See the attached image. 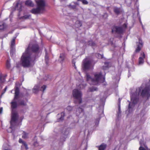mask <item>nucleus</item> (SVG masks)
<instances>
[{"mask_svg": "<svg viewBox=\"0 0 150 150\" xmlns=\"http://www.w3.org/2000/svg\"><path fill=\"white\" fill-rule=\"evenodd\" d=\"M82 2L83 4H87L88 2L86 0H82Z\"/></svg>", "mask_w": 150, "mask_h": 150, "instance_id": "37998d69", "label": "nucleus"}, {"mask_svg": "<svg viewBox=\"0 0 150 150\" xmlns=\"http://www.w3.org/2000/svg\"><path fill=\"white\" fill-rule=\"evenodd\" d=\"M82 0H77V1H81V2H82Z\"/></svg>", "mask_w": 150, "mask_h": 150, "instance_id": "864d4df0", "label": "nucleus"}, {"mask_svg": "<svg viewBox=\"0 0 150 150\" xmlns=\"http://www.w3.org/2000/svg\"><path fill=\"white\" fill-rule=\"evenodd\" d=\"M7 89V87L6 86L5 88L4 89V91H3V92L2 93V94H4L5 93V92L6 91Z\"/></svg>", "mask_w": 150, "mask_h": 150, "instance_id": "49530a36", "label": "nucleus"}, {"mask_svg": "<svg viewBox=\"0 0 150 150\" xmlns=\"http://www.w3.org/2000/svg\"><path fill=\"white\" fill-rule=\"evenodd\" d=\"M100 106L99 108H100V109L98 111V114L99 115V117L97 118L96 120L95 121V125L97 126L98 125L99 123V122L100 120V119L101 117H102L103 116L104 114L103 113V108H100Z\"/></svg>", "mask_w": 150, "mask_h": 150, "instance_id": "ddd939ff", "label": "nucleus"}, {"mask_svg": "<svg viewBox=\"0 0 150 150\" xmlns=\"http://www.w3.org/2000/svg\"><path fill=\"white\" fill-rule=\"evenodd\" d=\"M29 133L23 131L22 133V137L23 139H26L28 137Z\"/></svg>", "mask_w": 150, "mask_h": 150, "instance_id": "473e14b6", "label": "nucleus"}, {"mask_svg": "<svg viewBox=\"0 0 150 150\" xmlns=\"http://www.w3.org/2000/svg\"><path fill=\"white\" fill-rule=\"evenodd\" d=\"M5 81V77L0 75V81L1 84L4 83Z\"/></svg>", "mask_w": 150, "mask_h": 150, "instance_id": "4c0bfd02", "label": "nucleus"}, {"mask_svg": "<svg viewBox=\"0 0 150 150\" xmlns=\"http://www.w3.org/2000/svg\"><path fill=\"white\" fill-rule=\"evenodd\" d=\"M74 98L76 100H74L75 104H80L82 101V93L81 91L77 89H74L72 91Z\"/></svg>", "mask_w": 150, "mask_h": 150, "instance_id": "1a4fd4ad", "label": "nucleus"}, {"mask_svg": "<svg viewBox=\"0 0 150 150\" xmlns=\"http://www.w3.org/2000/svg\"><path fill=\"white\" fill-rule=\"evenodd\" d=\"M68 7L70 8L75 9L76 8V6L75 4L71 5L70 4L68 6Z\"/></svg>", "mask_w": 150, "mask_h": 150, "instance_id": "ea45409f", "label": "nucleus"}, {"mask_svg": "<svg viewBox=\"0 0 150 150\" xmlns=\"http://www.w3.org/2000/svg\"><path fill=\"white\" fill-rule=\"evenodd\" d=\"M139 94L143 97L148 98L150 96V86H146L144 88L141 86L136 89L135 93H130L131 102L129 101L128 106L129 113H131L133 110L135 105L139 100Z\"/></svg>", "mask_w": 150, "mask_h": 150, "instance_id": "f257e3e1", "label": "nucleus"}, {"mask_svg": "<svg viewBox=\"0 0 150 150\" xmlns=\"http://www.w3.org/2000/svg\"><path fill=\"white\" fill-rule=\"evenodd\" d=\"M65 56L64 54L63 53L61 54H60L59 60L60 62L61 63H62L65 59Z\"/></svg>", "mask_w": 150, "mask_h": 150, "instance_id": "cd10ccee", "label": "nucleus"}, {"mask_svg": "<svg viewBox=\"0 0 150 150\" xmlns=\"http://www.w3.org/2000/svg\"><path fill=\"white\" fill-rule=\"evenodd\" d=\"M95 64V63L92 59L89 58L84 59L82 62V67L85 71L92 69Z\"/></svg>", "mask_w": 150, "mask_h": 150, "instance_id": "0eeeda50", "label": "nucleus"}, {"mask_svg": "<svg viewBox=\"0 0 150 150\" xmlns=\"http://www.w3.org/2000/svg\"><path fill=\"white\" fill-rule=\"evenodd\" d=\"M136 44L137 47L135 50V52L132 55V57H133L135 55L136 53H138L139 52L143 46V43L142 40L141 38H139L138 42H137Z\"/></svg>", "mask_w": 150, "mask_h": 150, "instance_id": "9b49d317", "label": "nucleus"}, {"mask_svg": "<svg viewBox=\"0 0 150 150\" xmlns=\"http://www.w3.org/2000/svg\"><path fill=\"white\" fill-rule=\"evenodd\" d=\"M37 7L33 8L30 12L34 14L43 13L45 11V2L44 0H35Z\"/></svg>", "mask_w": 150, "mask_h": 150, "instance_id": "39448f33", "label": "nucleus"}, {"mask_svg": "<svg viewBox=\"0 0 150 150\" xmlns=\"http://www.w3.org/2000/svg\"><path fill=\"white\" fill-rule=\"evenodd\" d=\"M73 64H74V66L75 68L76 69V67L75 65V63L74 62H73Z\"/></svg>", "mask_w": 150, "mask_h": 150, "instance_id": "603ef678", "label": "nucleus"}, {"mask_svg": "<svg viewBox=\"0 0 150 150\" xmlns=\"http://www.w3.org/2000/svg\"><path fill=\"white\" fill-rule=\"evenodd\" d=\"M84 114L83 109L81 108H79L77 109L76 111V115L81 117V116Z\"/></svg>", "mask_w": 150, "mask_h": 150, "instance_id": "f3484780", "label": "nucleus"}, {"mask_svg": "<svg viewBox=\"0 0 150 150\" xmlns=\"http://www.w3.org/2000/svg\"><path fill=\"white\" fill-rule=\"evenodd\" d=\"M46 86L45 85H44L43 86L40 87V84H38L35 85L33 89V92L35 93H37L39 91H42V92H44V91L46 88Z\"/></svg>", "mask_w": 150, "mask_h": 150, "instance_id": "9d476101", "label": "nucleus"}, {"mask_svg": "<svg viewBox=\"0 0 150 150\" xmlns=\"http://www.w3.org/2000/svg\"><path fill=\"white\" fill-rule=\"evenodd\" d=\"M7 34H6V36H7Z\"/></svg>", "mask_w": 150, "mask_h": 150, "instance_id": "680f3d73", "label": "nucleus"}, {"mask_svg": "<svg viewBox=\"0 0 150 150\" xmlns=\"http://www.w3.org/2000/svg\"><path fill=\"white\" fill-rule=\"evenodd\" d=\"M10 124L11 126L7 129V131L8 132L12 133L14 136L15 137L16 136L14 134L13 130L17 127H19L21 125V121L19 119H14L13 121H12V118H11Z\"/></svg>", "mask_w": 150, "mask_h": 150, "instance_id": "6e6552de", "label": "nucleus"}, {"mask_svg": "<svg viewBox=\"0 0 150 150\" xmlns=\"http://www.w3.org/2000/svg\"><path fill=\"white\" fill-rule=\"evenodd\" d=\"M18 34H16V36L18 35Z\"/></svg>", "mask_w": 150, "mask_h": 150, "instance_id": "13d9d810", "label": "nucleus"}, {"mask_svg": "<svg viewBox=\"0 0 150 150\" xmlns=\"http://www.w3.org/2000/svg\"><path fill=\"white\" fill-rule=\"evenodd\" d=\"M86 79L87 81L91 85H97L100 83H103L105 80V78L102 79V74L101 72H96L94 74V77L92 78L88 73L86 74Z\"/></svg>", "mask_w": 150, "mask_h": 150, "instance_id": "7ed1b4c3", "label": "nucleus"}, {"mask_svg": "<svg viewBox=\"0 0 150 150\" xmlns=\"http://www.w3.org/2000/svg\"><path fill=\"white\" fill-rule=\"evenodd\" d=\"M73 108V107L69 105L67 107L66 109L68 111H71L72 110Z\"/></svg>", "mask_w": 150, "mask_h": 150, "instance_id": "79ce46f5", "label": "nucleus"}, {"mask_svg": "<svg viewBox=\"0 0 150 150\" xmlns=\"http://www.w3.org/2000/svg\"><path fill=\"white\" fill-rule=\"evenodd\" d=\"M25 51L30 54L33 57L35 56V58L39 57V54L40 52V47L37 44L29 45Z\"/></svg>", "mask_w": 150, "mask_h": 150, "instance_id": "423d86ee", "label": "nucleus"}, {"mask_svg": "<svg viewBox=\"0 0 150 150\" xmlns=\"http://www.w3.org/2000/svg\"><path fill=\"white\" fill-rule=\"evenodd\" d=\"M31 17L30 15H26L24 16V17L25 19L29 18Z\"/></svg>", "mask_w": 150, "mask_h": 150, "instance_id": "c03bdc74", "label": "nucleus"}, {"mask_svg": "<svg viewBox=\"0 0 150 150\" xmlns=\"http://www.w3.org/2000/svg\"><path fill=\"white\" fill-rule=\"evenodd\" d=\"M49 76L48 75H47V76H45V77L44 78V79L45 80H46L47 79L49 78Z\"/></svg>", "mask_w": 150, "mask_h": 150, "instance_id": "de8ad7c7", "label": "nucleus"}, {"mask_svg": "<svg viewBox=\"0 0 150 150\" xmlns=\"http://www.w3.org/2000/svg\"><path fill=\"white\" fill-rule=\"evenodd\" d=\"M2 150H11L9 148V146L7 144H4L3 146Z\"/></svg>", "mask_w": 150, "mask_h": 150, "instance_id": "72a5a7b5", "label": "nucleus"}, {"mask_svg": "<svg viewBox=\"0 0 150 150\" xmlns=\"http://www.w3.org/2000/svg\"><path fill=\"white\" fill-rule=\"evenodd\" d=\"M112 32H115L118 34H121L123 33L124 30L122 27L117 26L114 27L112 30Z\"/></svg>", "mask_w": 150, "mask_h": 150, "instance_id": "f8f14e48", "label": "nucleus"}, {"mask_svg": "<svg viewBox=\"0 0 150 150\" xmlns=\"http://www.w3.org/2000/svg\"><path fill=\"white\" fill-rule=\"evenodd\" d=\"M18 102L19 105L25 106L26 105V102L23 100H18Z\"/></svg>", "mask_w": 150, "mask_h": 150, "instance_id": "c85d7f7f", "label": "nucleus"}, {"mask_svg": "<svg viewBox=\"0 0 150 150\" xmlns=\"http://www.w3.org/2000/svg\"><path fill=\"white\" fill-rule=\"evenodd\" d=\"M25 4L26 5L31 7H33L34 6L32 1L30 0L26 1L25 2Z\"/></svg>", "mask_w": 150, "mask_h": 150, "instance_id": "b1692460", "label": "nucleus"}, {"mask_svg": "<svg viewBox=\"0 0 150 150\" xmlns=\"http://www.w3.org/2000/svg\"><path fill=\"white\" fill-rule=\"evenodd\" d=\"M6 67L7 69H9L11 67L10 61L9 60H7L6 61Z\"/></svg>", "mask_w": 150, "mask_h": 150, "instance_id": "58836bf2", "label": "nucleus"}, {"mask_svg": "<svg viewBox=\"0 0 150 150\" xmlns=\"http://www.w3.org/2000/svg\"><path fill=\"white\" fill-rule=\"evenodd\" d=\"M74 4H75L76 5V6L77 5H79V4L78 2H75L74 3Z\"/></svg>", "mask_w": 150, "mask_h": 150, "instance_id": "3c124183", "label": "nucleus"}, {"mask_svg": "<svg viewBox=\"0 0 150 150\" xmlns=\"http://www.w3.org/2000/svg\"><path fill=\"white\" fill-rule=\"evenodd\" d=\"M64 115L65 113L64 112H61L60 114H58V116H59V115H60V117L58 119L57 121L58 122H60L64 120Z\"/></svg>", "mask_w": 150, "mask_h": 150, "instance_id": "412c9836", "label": "nucleus"}, {"mask_svg": "<svg viewBox=\"0 0 150 150\" xmlns=\"http://www.w3.org/2000/svg\"><path fill=\"white\" fill-rule=\"evenodd\" d=\"M87 45L88 46H91L92 47H95L96 45V43L94 42H93L92 40L88 41L87 42Z\"/></svg>", "mask_w": 150, "mask_h": 150, "instance_id": "393cba45", "label": "nucleus"}, {"mask_svg": "<svg viewBox=\"0 0 150 150\" xmlns=\"http://www.w3.org/2000/svg\"><path fill=\"white\" fill-rule=\"evenodd\" d=\"M52 103H53L52 101H50V102H48V104L47 103H46V105H45V106L44 107V109H45L46 108L49 107V106L50 105L52 104Z\"/></svg>", "mask_w": 150, "mask_h": 150, "instance_id": "a19ab883", "label": "nucleus"}, {"mask_svg": "<svg viewBox=\"0 0 150 150\" xmlns=\"http://www.w3.org/2000/svg\"><path fill=\"white\" fill-rule=\"evenodd\" d=\"M15 9L18 10L19 12L21 11L22 10L21 4L19 2H17L15 7Z\"/></svg>", "mask_w": 150, "mask_h": 150, "instance_id": "4be33fe9", "label": "nucleus"}, {"mask_svg": "<svg viewBox=\"0 0 150 150\" xmlns=\"http://www.w3.org/2000/svg\"><path fill=\"white\" fill-rule=\"evenodd\" d=\"M140 22L141 23V24H142V22L141 21V20H140Z\"/></svg>", "mask_w": 150, "mask_h": 150, "instance_id": "5fc2aeb1", "label": "nucleus"}, {"mask_svg": "<svg viewBox=\"0 0 150 150\" xmlns=\"http://www.w3.org/2000/svg\"><path fill=\"white\" fill-rule=\"evenodd\" d=\"M130 76H131V74H130V71H129H129H128V77H129Z\"/></svg>", "mask_w": 150, "mask_h": 150, "instance_id": "8fccbe9b", "label": "nucleus"}, {"mask_svg": "<svg viewBox=\"0 0 150 150\" xmlns=\"http://www.w3.org/2000/svg\"><path fill=\"white\" fill-rule=\"evenodd\" d=\"M97 90L98 88L94 86H92L89 88V91L91 92H93L95 91H97Z\"/></svg>", "mask_w": 150, "mask_h": 150, "instance_id": "f704fd0d", "label": "nucleus"}, {"mask_svg": "<svg viewBox=\"0 0 150 150\" xmlns=\"http://www.w3.org/2000/svg\"><path fill=\"white\" fill-rule=\"evenodd\" d=\"M35 56L33 57L26 51L23 53L21 57V62L22 66L24 67H29L35 60Z\"/></svg>", "mask_w": 150, "mask_h": 150, "instance_id": "20e7f679", "label": "nucleus"}, {"mask_svg": "<svg viewBox=\"0 0 150 150\" xmlns=\"http://www.w3.org/2000/svg\"><path fill=\"white\" fill-rule=\"evenodd\" d=\"M69 133V132L68 129H65L64 132H62V135L61 138V141L63 142L65 141V139L67 137Z\"/></svg>", "mask_w": 150, "mask_h": 150, "instance_id": "2eb2a0df", "label": "nucleus"}, {"mask_svg": "<svg viewBox=\"0 0 150 150\" xmlns=\"http://www.w3.org/2000/svg\"><path fill=\"white\" fill-rule=\"evenodd\" d=\"M106 147V144L103 143L98 147L99 150H104L105 149Z\"/></svg>", "mask_w": 150, "mask_h": 150, "instance_id": "c756f323", "label": "nucleus"}, {"mask_svg": "<svg viewBox=\"0 0 150 150\" xmlns=\"http://www.w3.org/2000/svg\"><path fill=\"white\" fill-rule=\"evenodd\" d=\"M11 93H12V91H11Z\"/></svg>", "mask_w": 150, "mask_h": 150, "instance_id": "e2e57ef3", "label": "nucleus"}, {"mask_svg": "<svg viewBox=\"0 0 150 150\" xmlns=\"http://www.w3.org/2000/svg\"><path fill=\"white\" fill-rule=\"evenodd\" d=\"M28 95V93H26V96H27Z\"/></svg>", "mask_w": 150, "mask_h": 150, "instance_id": "4d7b16f0", "label": "nucleus"}, {"mask_svg": "<svg viewBox=\"0 0 150 150\" xmlns=\"http://www.w3.org/2000/svg\"><path fill=\"white\" fill-rule=\"evenodd\" d=\"M140 146L139 148V150H149L145 144H142L140 142Z\"/></svg>", "mask_w": 150, "mask_h": 150, "instance_id": "6ab92c4d", "label": "nucleus"}, {"mask_svg": "<svg viewBox=\"0 0 150 150\" xmlns=\"http://www.w3.org/2000/svg\"><path fill=\"white\" fill-rule=\"evenodd\" d=\"M18 34H16V36L18 35Z\"/></svg>", "mask_w": 150, "mask_h": 150, "instance_id": "bf43d9fd", "label": "nucleus"}, {"mask_svg": "<svg viewBox=\"0 0 150 150\" xmlns=\"http://www.w3.org/2000/svg\"><path fill=\"white\" fill-rule=\"evenodd\" d=\"M122 27L124 29V30H125V29L127 27V24L126 23H124V24L122 26Z\"/></svg>", "mask_w": 150, "mask_h": 150, "instance_id": "a18cd8bd", "label": "nucleus"}, {"mask_svg": "<svg viewBox=\"0 0 150 150\" xmlns=\"http://www.w3.org/2000/svg\"><path fill=\"white\" fill-rule=\"evenodd\" d=\"M95 55L98 59H101L103 57V54H100L99 53L96 54Z\"/></svg>", "mask_w": 150, "mask_h": 150, "instance_id": "e433bc0d", "label": "nucleus"}, {"mask_svg": "<svg viewBox=\"0 0 150 150\" xmlns=\"http://www.w3.org/2000/svg\"><path fill=\"white\" fill-rule=\"evenodd\" d=\"M121 100V99L119 98L118 100L119 103L118 104V111L117 112V115L118 116L120 115L121 114V109H120V102Z\"/></svg>", "mask_w": 150, "mask_h": 150, "instance_id": "a878e982", "label": "nucleus"}, {"mask_svg": "<svg viewBox=\"0 0 150 150\" xmlns=\"http://www.w3.org/2000/svg\"><path fill=\"white\" fill-rule=\"evenodd\" d=\"M16 67H18V64H17V65H16Z\"/></svg>", "mask_w": 150, "mask_h": 150, "instance_id": "6e6d98bb", "label": "nucleus"}, {"mask_svg": "<svg viewBox=\"0 0 150 150\" xmlns=\"http://www.w3.org/2000/svg\"><path fill=\"white\" fill-rule=\"evenodd\" d=\"M111 66V64L110 62H105L104 63V65L103 67V69L104 70L108 69L109 67Z\"/></svg>", "mask_w": 150, "mask_h": 150, "instance_id": "aec40b11", "label": "nucleus"}, {"mask_svg": "<svg viewBox=\"0 0 150 150\" xmlns=\"http://www.w3.org/2000/svg\"><path fill=\"white\" fill-rule=\"evenodd\" d=\"M3 108L2 107L0 108V113L1 114L2 112Z\"/></svg>", "mask_w": 150, "mask_h": 150, "instance_id": "09e8293b", "label": "nucleus"}, {"mask_svg": "<svg viewBox=\"0 0 150 150\" xmlns=\"http://www.w3.org/2000/svg\"><path fill=\"white\" fill-rule=\"evenodd\" d=\"M28 91H30V89L28 90Z\"/></svg>", "mask_w": 150, "mask_h": 150, "instance_id": "052dcab7", "label": "nucleus"}, {"mask_svg": "<svg viewBox=\"0 0 150 150\" xmlns=\"http://www.w3.org/2000/svg\"><path fill=\"white\" fill-rule=\"evenodd\" d=\"M34 146L35 147H38V149H40L42 148V146H40L39 143L37 142H35L34 143Z\"/></svg>", "mask_w": 150, "mask_h": 150, "instance_id": "c9c22d12", "label": "nucleus"}, {"mask_svg": "<svg viewBox=\"0 0 150 150\" xmlns=\"http://www.w3.org/2000/svg\"><path fill=\"white\" fill-rule=\"evenodd\" d=\"M114 11L117 14H119L120 12V8L115 7L114 8Z\"/></svg>", "mask_w": 150, "mask_h": 150, "instance_id": "2f4dec72", "label": "nucleus"}, {"mask_svg": "<svg viewBox=\"0 0 150 150\" xmlns=\"http://www.w3.org/2000/svg\"><path fill=\"white\" fill-rule=\"evenodd\" d=\"M19 142L20 143H21L22 144V145L21 146V149H22L24 147H25V148L26 149V150L28 149V145L25 142L23 141L20 138L19 139Z\"/></svg>", "mask_w": 150, "mask_h": 150, "instance_id": "a211bd4d", "label": "nucleus"}, {"mask_svg": "<svg viewBox=\"0 0 150 150\" xmlns=\"http://www.w3.org/2000/svg\"><path fill=\"white\" fill-rule=\"evenodd\" d=\"M6 27V25L3 21L0 22V30H3Z\"/></svg>", "mask_w": 150, "mask_h": 150, "instance_id": "bb28decb", "label": "nucleus"}, {"mask_svg": "<svg viewBox=\"0 0 150 150\" xmlns=\"http://www.w3.org/2000/svg\"><path fill=\"white\" fill-rule=\"evenodd\" d=\"M145 58V55L144 52H142L141 53V56L139 59V65H142L143 64L144 60V59Z\"/></svg>", "mask_w": 150, "mask_h": 150, "instance_id": "dca6fc26", "label": "nucleus"}, {"mask_svg": "<svg viewBox=\"0 0 150 150\" xmlns=\"http://www.w3.org/2000/svg\"><path fill=\"white\" fill-rule=\"evenodd\" d=\"M15 93L13 101L11 103V118H12V121H13L14 119H19V115L16 110V108L17 107V103L16 101V100H18L19 98V88L17 86L16 83L15 87Z\"/></svg>", "mask_w": 150, "mask_h": 150, "instance_id": "f03ea898", "label": "nucleus"}, {"mask_svg": "<svg viewBox=\"0 0 150 150\" xmlns=\"http://www.w3.org/2000/svg\"><path fill=\"white\" fill-rule=\"evenodd\" d=\"M45 59L46 64L47 65L49 63V57L47 51L46 49H45Z\"/></svg>", "mask_w": 150, "mask_h": 150, "instance_id": "5701e85b", "label": "nucleus"}, {"mask_svg": "<svg viewBox=\"0 0 150 150\" xmlns=\"http://www.w3.org/2000/svg\"><path fill=\"white\" fill-rule=\"evenodd\" d=\"M16 37L13 39L11 41V45L10 54L13 55L15 51V40Z\"/></svg>", "mask_w": 150, "mask_h": 150, "instance_id": "4468645a", "label": "nucleus"}, {"mask_svg": "<svg viewBox=\"0 0 150 150\" xmlns=\"http://www.w3.org/2000/svg\"><path fill=\"white\" fill-rule=\"evenodd\" d=\"M81 22L79 21H76L75 23V26L77 28L81 27L82 25Z\"/></svg>", "mask_w": 150, "mask_h": 150, "instance_id": "7c9ffc66", "label": "nucleus"}]
</instances>
